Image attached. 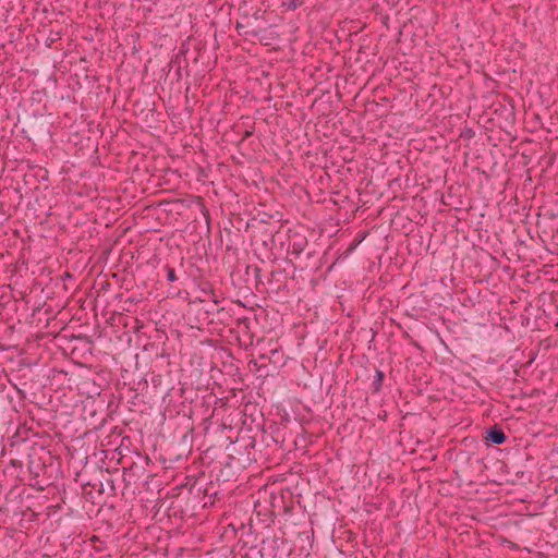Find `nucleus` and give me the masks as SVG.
Masks as SVG:
<instances>
[{"label":"nucleus","mask_w":558,"mask_h":558,"mask_svg":"<svg viewBox=\"0 0 558 558\" xmlns=\"http://www.w3.org/2000/svg\"><path fill=\"white\" fill-rule=\"evenodd\" d=\"M230 463H227L223 469H220V473L217 474L216 481L206 482L204 476L196 478L190 486V493L197 498H202L203 507L214 506L217 500H220L225 493L219 489V482H229Z\"/></svg>","instance_id":"f257e3e1"},{"label":"nucleus","mask_w":558,"mask_h":558,"mask_svg":"<svg viewBox=\"0 0 558 558\" xmlns=\"http://www.w3.org/2000/svg\"><path fill=\"white\" fill-rule=\"evenodd\" d=\"M307 244L308 242L305 235L289 229L287 248L288 254L293 255L295 258H298L304 252Z\"/></svg>","instance_id":"f03ea898"},{"label":"nucleus","mask_w":558,"mask_h":558,"mask_svg":"<svg viewBox=\"0 0 558 558\" xmlns=\"http://www.w3.org/2000/svg\"><path fill=\"white\" fill-rule=\"evenodd\" d=\"M235 28L239 35L251 38H257L262 33V29L251 27L247 17L245 19V21H238Z\"/></svg>","instance_id":"7ed1b4c3"},{"label":"nucleus","mask_w":558,"mask_h":558,"mask_svg":"<svg viewBox=\"0 0 558 558\" xmlns=\"http://www.w3.org/2000/svg\"><path fill=\"white\" fill-rule=\"evenodd\" d=\"M485 439L490 444L501 445L507 440V436L499 426L495 425L487 429Z\"/></svg>","instance_id":"20e7f679"},{"label":"nucleus","mask_w":558,"mask_h":558,"mask_svg":"<svg viewBox=\"0 0 558 558\" xmlns=\"http://www.w3.org/2000/svg\"><path fill=\"white\" fill-rule=\"evenodd\" d=\"M45 469V464L39 461L29 460L28 471L33 475V478L39 477L41 471Z\"/></svg>","instance_id":"39448f33"},{"label":"nucleus","mask_w":558,"mask_h":558,"mask_svg":"<svg viewBox=\"0 0 558 558\" xmlns=\"http://www.w3.org/2000/svg\"><path fill=\"white\" fill-rule=\"evenodd\" d=\"M385 374L380 369H376L375 377L372 384L373 392H378L381 389Z\"/></svg>","instance_id":"423d86ee"},{"label":"nucleus","mask_w":558,"mask_h":558,"mask_svg":"<svg viewBox=\"0 0 558 558\" xmlns=\"http://www.w3.org/2000/svg\"><path fill=\"white\" fill-rule=\"evenodd\" d=\"M165 270H166V274H167V280L168 281L174 282V281L178 280V277H177L174 268L170 267L169 265H166L165 266Z\"/></svg>","instance_id":"0eeeda50"},{"label":"nucleus","mask_w":558,"mask_h":558,"mask_svg":"<svg viewBox=\"0 0 558 558\" xmlns=\"http://www.w3.org/2000/svg\"><path fill=\"white\" fill-rule=\"evenodd\" d=\"M300 0H288L287 2H283V7H286L287 10L294 11L299 8Z\"/></svg>","instance_id":"6e6552de"},{"label":"nucleus","mask_w":558,"mask_h":558,"mask_svg":"<svg viewBox=\"0 0 558 558\" xmlns=\"http://www.w3.org/2000/svg\"><path fill=\"white\" fill-rule=\"evenodd\" d=\"M106 485H107V487H109V489H110L111 494L113 495V494L116 493V487H114V482H113V480L108 478V480L106 481Z\"/></svg>","instance_id":"1a4fd4ad"},{"label":"nucleus","mask_w":558,"mask_h":558,"mask_svg":"<svg viewBox=\"0 0 558 558\" xmlns=\"http://www.w3.org/2000/svg\"><path fill=\"white\" fill-rule=\"evenodd\" d=\"M10 464H11L13 468H22V462H21V461H19V460H15V459L11 460V461H10Z\"/></svg>","instance_id":"9d476101"},{"label":"nucleus","mask_w":558,"mask_h":558,"mask_svg":"<svg viewBox=\"0 0 558 558\" xmlns=\"http://www.w3.org/2000/svg\"><path fill=\"white\" fill-rule=\"evenodd\" d=\"M255 447V441L254 440H250L246 445H245V449H254Z\"/></svg>","instance_id":"9b49d317"},{"label":"nucleus","mask_w":558,"mask_h":558,"mask_svg":"<svg viewBox=\"0 0 558 558\" xmlns=\"http://www.w3.org/2000/svg\"><path fill=\"white\" fill-rule=\"evenodd\" d=\"M259 13H260V10L255 11V13H254V17H255V19H258V17H259Z\"/></svg>","instance_id":"f8f14e48"},{"label":"nucleus","mask_w":558,"mask_h":558,"mask_svg":"<svg viewBox=\"0 0 558 558\" xmlns=\"http://www.w3.org/2000/svg\"><path fill=\"white\" fill-rule=\"evenodd\" d=\"M98 492L101 493V494L105 492V487H104L102 483L100 484V488L98 489Z\"/></svg>","instance_id":"ddd939ff"},{"label":"nucleus","mask_w":558,"mask_h":558,"mask_svg":"<svg viewBox=\"0 0 558 558\" xmlns=\"http://www.w3.org/2000/svg\"><path fill=\"white\" fill-rule=\"evenodd\" d=\"M260 271V269L258 267L255 268V272H256V277L258 276V272Z\"/></svg>","instance_id":"4468645a"},{"label":"nucleus","mask_w":558,"mask_h":558,"mask_svg":"<svg viewBox=\"0 0 558 558\" xmlns=\"http://www.w3.org/2000/svg\"><path fill=\"white\" fill-rule=\"evenodd\" d=\"M250 454H251V452L248 451V456H250ZM247 460H252V458H250V457H248V458H247ZM253 461H256V458H255V457H253Z\"/></svg>","instance_id":"2eb2a0df"}]
</instances>
